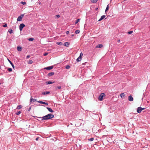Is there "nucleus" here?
Returning a JSON list of instances; mask_svg holds the SVG:
<instances>
[{
	"label": "nucleus",
	"mask_w": 150,
	"mask_h": 150,
	"mask_svg": "<svg viewBox=\"0 0 150 150\" xmlns=\"http://www.w3.org/2000/svg\"><path fill=\"white\" fill-rule=\"evenodd\" d=\"M54 115L52 114H49L43 117H37L38 118H42V119H41V121L44 120H47L49 119L52 118H54Z\"/></svg>",
	"instance_id": "f257e3e1"
},
{
	"label": "nucleus",
	"mask_w": 150,
	"mask_h": 150,
	"mask_svg": "<svg viewBox=\"0 0 150 150\" xmlns=\"http://www.w3.org/2000/svg\"><path fill=\"white\" fill-rule=\"evenodd\" d=\"M105 96V95L104 93H102L99 96L98 99L100 101H102L103 99V97H104Z\"/></svg>",
	"instance_id": "f03ea898"
},
{
	"label": "nucleus",
	"mask_w": 150,
	"mask_h": 150,
	"mask_svg": "<svg viewBox=\"0 0 150 150\" xmlns=\"http://www.w3.org/2000/svg\"><path fill=\"white\" fill-rule=\"evenodd\" d=\"M25 26V25L23 23H21L19 25V29L21 31L23 28Z\"/></svg>",
	"instance_id": "7ed1b4c3"
},
{
	"label": "nucleus",
	"mask_w": 150,
	"mask_h": 150,
	"mask_svg": "<svg viewBox=\"0 0 150 150\" xmlns=\"http://www.w3.org/2000/svg\"><path fill=\"white\" fill-rule=\"evenodd\" d=\"M54 67L53 66H50L49 67H45L44 68V69H46L47 70H50L52 69Z\"/></svg>",
	"instance_id": "20e7f679"
},
{
	"label": "nucleus",
	"mask_w": 150,
	"mask_h": 150,
	"mask_svg": "<svg viewBox=\"0 0 150 150\" xmlns=\"http://www.w3.org/2000/svg\"><path fill=\"white\" fill-rule=\"evenodd\" d=\"M128 100L130 101H132L133 100V98L132 96L130 95L128 96Z\"/></svg>",
	"instance_id": "39448f33"
},
{
	"label": "nucleus",
	"mask_w": 150,
	"mask_h": 150,
	"mask_svg": "<svg viewBox=\"0 0 150 150\" xmlns=\"http://www.w3.org/2000/svg\"><path fill=\"white\" fill-rule=\"evenodd\" d=\"M37 102L39 103L45 104L47 105H48V103H45V102L42 101H38Z\"/></svg>",
	"instance_id": "423d86ee"
},
{
	"label": "nucleus",
	"mask_w": 150,
	"mask_h": 150,
	"mask_svg": "<svg viewBox=\"0 0 150 150\" xmlns=\"http://www.w3.org/2000/svg\"><path fill=\"white\" fill-rule=\"evenodd\" d=\"M141 107H139L137 109V111L138 113H140L142 112Z\"/></svg>",
	"instance_id": "0eeeda50"
},
{
	"label": "nucleus",
	"mask_w": 150,
	"mask_h": 150,
	"mask_svg": "<svg viewBox=\"0 0 150 150\" xmlns=\"http://www.w3.org/2000/svg\"><path fill=\"white\" fill-rule=\"evenodd\" d=\"M54 72H51L49 73L47 75L48 76H52L54 74Z\"/></svg>",
	"instance_id": "6e6552de"
},
{
	"label": "nucleus",
	"mask_w": 150,
	"mask_h": 150,
	"mask_svg": "<svg viewBox=\"0 0 150 150\" xmlns=\"http://www.w3.org/2000/svg\"><path fill=\"white\" fill-rule=\"evenodd\" d=\"M106 17V16L105 15H103L98 20V21H100L102 20L103 19L105 18Z\"/></svg>",
	"instance_id": "1a4fd4ad"
},
{
	"label": "nucleus",
	"mask_w": 150,
	"mask_h": 150,
	"mask_svg": "<svg viewBox=\"0 0 150 150\" xmlns=\"http://www.w3.org/2000/svg\"><path fill=\"white\" fill-rule=\"evenodd\" d=\"M82 59V57L81 56H79V57L77 59L76 61L77 62L80 61Z\"/></svg>",
	"instance_id": "9d476101"
},
{
	"label": "nucleus",
	"mask_w": 150,
	"mask_h": 150,
	"mask_svg": "<svg viewBox=\"0 0 150 150\" xmlns=\"http://www.w3.org/2000/svg\"><path fill=\"white\" fill-rule=\"evenodd\" d=\"M36 100V99L32 98V96H31V98H30V103H31L33 101V102H35Z\"/></svg>",
	"instance_id": "9b49d317"
},
{
	"label": "nucleus",
	"mask_w": 150,
	"mask_h": 150,
	"mask_svg": "<svg viewBox=\"0 0 150 150\" xmlns=\"http://www.w3.org/2000/svg\"><path fill=\"white\" fill-rule=\"evenodd\" d=\"M46 108L49 112H54V111L51 108L48 107H47Z\"/></svg>",
	"instance_id": "f8f14e48"
},
{
	"label": "nucleus",
	"mask_w": 150,
	"mask_h": 150,
	"mask_svg": "<svg viewBox=\"0 0 150 150\" xmlns=\"http://www.w3.org/2000/svg\"><path fill=\"white\" fill-rule=\"evenodd\" d=\"M64 45L66 47H68L69 45V43L67 42H65L64 43Z\"/></svg>",
	"instance_id": "ddd939ff"
},
{
	"label": "nucleus",
	"mask_w": 150,
	"mask_h": 150,
	"mask_svg": "<svg viewBox=\"0 0 150 150\" xmlns=\"http://www.w3.org/2000/svg\"><path fill=\"white\" fill-rule=\"evenodd\" d=\"M125 94L124 93H121L120 94V96L122 98H124L125 97Z\"/></svg>",
	"instance_id": "4468645a"
},
{
	"label": "nucleus",
	"mask_w": 150,
	"mask_h": 150,
	"mask_svg": "<svg viewBox=\"0 0 150 150\" xmlns=\"http://www.w3.org/2000/svg\"><path fill=\"white\" fill-rule=\"evenodd\" d=\"M24 16V14H23L21 15L20 16H19V21H21L22 20V18Z\"/></svg>",
	"instance_id": "2eb2a0df"
},
{
	"label": "nucleus",
	"mask_w": 150,
	"mask_h": 150,
	"mask_svg": "<svg viewBox=\"0 0 150 150\" xmlns=\"http://www.w3.org/2000/svg\"><path fill=\"white\" fill-rule=\"evenodd\" d=\"M50 93V92L49 91H44L43 92H42V95H47L48 94H49Z\"/></svg>",
	"instance_id": "dca6fc26"
},
{
	"label": "nucleus",
	"mask_w": 150,
	"mask_h": 150,
	"mask_svg": "<svg viewBox=\"0 0 150 150\" xmlns=\"http://www.w3.org/2000/svg\"><path fill=\"white\" fill-rule=\"evenodd\" d=\"M103 47V45L102 44H99L96 46V48H101Z\"/></svg>",
	"instance_id": "f3484780"
},
{
	"label": "nucleus",
	"mask_w": 150,
	"mask_h": 150,
	"mask_svg": "<svg viewBox=\"0 0 150 150\" xmlns=\"http://www.w3.org/2000/svg\"><path fill=\"white\" fill-rule=\"evenodd\" d=\"M54 82H52V81H47V82H46V84H51L52 83H54Z\"/></svg>",
	"instance_id": "a211bd4d"
},
{
	"label": "nucleus",
	"mask_w": 150,
	"mask_h": 150,
	"mask_svg": "<svg viewBox=\"0 0 150 150\" xmlns=\"http://www.w3.org/2000/svg\"><path fill=\"white\" fill-rule=\"evenodd\" d=\"M8 59V62H9V63H10V64H11V65L12 66V67L13 68H14V65L13 64V63L12 62L10 61L9 59Z\"/></svg>",
	"instance_id": "6ab92c4d"
},
{
	"label": "nucleus",
	"mask_w": 150,
	"mask_h": 150,
	"mask_svg": "<svg viewBox=\"0 0 150 150\" xmlns=\"http://www.w3.org/2000/svg\"><path fill=\"white\" fill-rule=\"evenodd\" d=\"M80 32V31L79 30H76L75 32V33L76 34H79Z\"/></svg>",
	"instance_id": "aec40b11"
},
{
	"label": "nucleus",
	"mask_w": 150,
	"mask_h": 150,
	"mask_svg": "<svg viewBox=\"0 0 150 150\" xmlns=\"http://www.w3.org/2000/svg\"><path fill=\"white\" fill-rule=\"evenodd\" d=\"M61 86H57L55 87V88L56 89H61Z\"/></svg>",
	"instance_id": "412c9836"
},
{
	"label": "nucleus",
	"mask_w": 150,
	"mask_h": 150,
	"mask_svg": "<svg viewBox=\"0 0 150 150\" xmlns=\"http://www.w3.org/2000/svg\"><path fill=\"white\" fill-rule=\"evenodd\" d=\"M56 44H57L59 45H62L63 44L61 42H57Z\"/></svg>",
	"instance_id": "4be33fe9"
},
{
	"label": "nucleus",
	"mask_w": 150,
	"mask_h": 150,
	"mask_svg": "<svg viewBox=\"0 0 150 150\" xmlns=\"http://www.w3.org/2000/svg\"><path fill=\"white\" fill-rule=\"evenodd\" d=\"M109 4H108L105 10V13L109 9Z\"/></svg>",
	"instance_id": "5701e85b"
},
{
	"label": "nucleus",
	"mask_w": 150,
	"mask_h": 150,
	"mask_svg": "<svg viewBox=\"0 0 150 150\" xmlns=\"http://www.w3.org/2000/svg\"><path fill=\"white\" fill-rule=\"evenodd\" d=\"M65 68L66 69H69L70 68V66L69 65H67L65 66Z\"/></svg>",
	"instance_id": "b1692460"
},
{
	"label": "nucleus",
	"mask_w": 150,
	"mask_h": 150,
	"mask_svg": "<svg viewBox=\"0 0 150 150\" xmlns=\"http://www.w3.org/2000/svg\"><path fill=\"white\" fill-rule=\"evenodd\" d=\"M33 63V61L32 60H29L28 62V64H32Z\"/></svg>",
	"instance_id": "393cba45"
},
{
	"label": "nucleus",
	"mask_w": 150,
	"mask_h": 150,
	"mask_svg": "<svg viewBox=\"0 0 150 150\" xmlns=\"http://www.w3.org/2000/svg\"><path fill=\"white\" fill-rule=\"evenodd\" d=\"M8 32L10 34L13 33V30L11 29H9L8 30Z\"/></svg>",
	"instance_id": "a878e982"
},
{
	"label": "nucleus",
	"mask_w": 150,
	"mask_h": 150,
	"mask_svg": "<svg viewBox=\"0 0 150 150\" xmlns=\"http://www.w3.org/2000/svg\"><path fill=\"white\" fill-rule=\"evenodd\" d=\"M94 140L93 138H91L90 139H88V140L90 141H93Z\"/></svg>",
	"instance_id": "bb28decb"
},
{
	"label": "nucleus",
	"mask_w": 150,
	"mask_h": 150,
	"mask_svg": "<svg viewBox=\"0 0 150 150\" xmlns=\"http://www.w3.org/2000/svg\"><path fill=\"white\" fill-rule=\"evenodd\" d=\"M8 70L9 72H11L12 71V69L11 68H9L8 69Z\"/></svg>",
	"instance_id": "cd10ccee"
},
{
	"label": "nucleus",
	"mask_w": 150,
	"mask_h": 150,
	"mask_svg": "<svg viewBox=\"0 0 150 150\" xmlns=\"http://www.w3.org/2000/svg\"><path fill=\"white\" fill-rule=\"evenodd\" d=\"M33 40L34 38H30L28 39L29 41H32Z\"/></svg>",
	"instance_id": "c85d7f7f"
},
{
	"label": "nucleus",
	"mask_w": 150,
	"mask_h": 150,
	"mask_svg": "<svg viewBox=\"0 0 150 150\" xmlns=\"http://www.w3.org/2000/svg\"><path fill=\"white\" fill-rule=\"evenodd\" d=\"M98 0H92V2L93 3H96L97 2Z\"/></svg>",
	"instance_id": "c756f323"
},
{
	"label": "nucleus",
	"mask_w": 150,
	"mask_h": 150,
	"mask_svg": "<svg viewBox=\"0 0 150 150\" xmlns=\"http://www.w3.org/2000/svg\"><path fill=\"white\" fill-rule=\"evenodd\" d=\"M80 20V19H77L76 20V21L75 23V24H76Z\"/></svg>",
	"instance_id": "7c9ffc66"
},
{
	"label": "nucleus",
	"mask_w": 150,
	"mask_h": 150,
	"mask_svg": "<svg viewBox=\"0 0 150 150\" xmlns=\"http://www.w3.org/2000/svg\"><path fill=\"white\" fill-rule=\"evenodd\" d=\"M21 4H23V5H25L26 4V3L25 2H24L23 1H21Z\"/></svg>",
	"instance_id": "2f4dec72"
},
{
	"label": "nucleus",
	"mask_w": 150,
	"mask_h": 150,
	"mask_svg": "<svg viewBox=\"0 0 150 150\" xmlns=\"http://www.w3.org/2000/svg\"><path fill=\"white\" fill-rule=\"evenodd\" d=\"M133 32V31H129L128 32V33L129 34H132V33Z\"/></svg>",
	"instance_id": "473e14b6"
},
{
	"label": "nucleus",
	"mask_w": 150,
	"mask_h": 150,
	"mask_svg": "<svg viewBox=\"0 0 150 150\" xmlns=\"http://www.w3.org/2000/svg\"><path fill=\"white\" fill-rule=\"evenodd\" d=\"M3 26L4 27H7V24L5 23L4 25H3Z\"/></svg>",
	"instance_id": "72a5a7b5"
},
{
	"label": "nucleus",
	"mask_w": 150,
	"mask_h": 150,
	"mask_svg": "<svg viewBox=\"0 0 150 150\" xmlns=\"http://www.w3.org/2000/svg\"><path fill=\"white\" fill-rule=\"evenodd\" d=\"M47 54H48V53H45L44 54V56H46L47 55Z\"/></svg>",
	"instance_id": "f704fd0d"
},
{
	"label": "nucleus",
	"mask_w": 150,
	"mask_h": 150,
	"mask_svg": "<svg viewBox=\"0 0 150 150\" xmlns=\"http://www.w3.org/2000/svg\"><path fill=\"white\" fill-rule=\"evenodd\" d=\"M56 16L57 18H59L60 17V16L59 15H56Z\"/></svg>",
	"instance_id": "c9c22d12"
},
{
	"label": "nucleus",
	"mask_w": 150,
	"mask_h": 150,
	"mask_svg": "<svg viewBox=\"0 0 150 150\" xmlns=\"http://www.w3.org/2000/svg\"><path fill=\"white\" fill-rule=\"evenodd\" d=\"M69 33V32L68 31H67L66 32V34L68 35Z\"/></svg>",
	"instance_id": "e433bc0d"
},
{
	"label": "nucleus",
	"mask_w": 150,
	"mask_h": 150,
	"mask_svg": "<svg viewBox=\"0 0 150 150\" xmlns=\"http://www.w3.org/2000/svg\"><path fill=\"white\" fill-rule=\"evenodd\" d=\"M21 47L19 46V51H21Z\"/></svg>",
	"instance_id": "4c0bfd02"
},
{
	"label": "nucleus",
	"mask_w": 150,
	"mask_h": 150,
	"mask_svg": "<svg viewBox=\"0 0 150 150\" xmlns=\"http://www.w3.org/2000/svg\"><path fill=\"white\" fill-rule=\"evenodd\" d=\"M30 55H28L27 56V57H26V58L27 59H28V58H29L30 57Z\"/></svg>",
	"instance_id": "58836bf2"
},
{
	"label": "nucleus",
	"mask_w": 150,
	"mask_h": 150,
	"mask_svg": "<svg viewBox=\"0 0 150 150\" xmlns=\"http://www.w3.org/2000/svg\"><path fill=\"white\" fill-rule=\"evenodd\" d=\"M17 49L18 51H19V45L17 47Z\"/></svg>",
	"instance_id": "ea45409f"
},
{
	"label": "nucleus",
	"mask_w": 150,
	"mask_h": 150,
	"mask_svg": "<svg viewBox=\"0 0 150 150\" xmlns=\"http://www.w3.org/2000/svg\"><path fill=\"white\" fill-rule=\"evenodd\" d=\"M22 106L21 105H19V109L22 108Z\"/></svg>",
	"instance_id": "a19ab883"
},
{
	"label": "nucleus",
	"mask_w": 150,
	"mask_h": 150,
	"mask_svg": "<svg viewBox=\"0 0 150 150\" xmlns=\"http://www.w3.org/2000/svg\"><path fill=\"white\" fill-rule=\"evenodd\" d=\"M141 110L142 111V110H144V109H145V108H142V107H141Z\"/></svg>",
	"instance_id": "79ce46f5"
},
{
	"label": "nucleus",
	"mask_w": 150,
	"mask_h": 150,
	"mask_svg": "<svg viewBox=\"0 0 150 150\" xmlns=\"http://www.w3.org/2000/svg\"><path fill=\"white\" fill-rule=\"evenodd\" d=\"M16 114L17 115H19V111H17L16 113Z\"/></svg>",
	"instance_id": "37998d69"
},
{
	"label": "nucleus",
	"mask_w": 150,
	"mask_h": 150,
	"mask_svg": "<svg viewBox=\"0 0 150 150\" xmlns=\"http://www.w3.org/2000/svg\"><path fill=\"white\" fill-rule=\"evenodd\" d=\"M39 138V137H37V138H36L35 140H37V141H38V140Z\"/></svg>",
	"instance_id": "c03bdc74"
},
{
	"label": "nucleus",
	"mask_w": 150,
	"mask_h": 150,
	"mask_svg": "<svg viewBox=\"0 0 150 150\" xmlns=\"http://www.w3.org/2000/svg\"><path fill=\"white\" fill-rule=\"evenodd\" d=\"M31 109V107H30L29 108H28V111H30Z\"/></svg>",
	"instance_id": "a18cd8bd"
},
{
	"label": "nucleus",
	"mask_w": 150,
	"mask_h": 150,
	"mask_svg": "<svg viewBox=\"0 0 150 150\" xmlns=\"http://www.w3.org/2000/svg\"><path fill=\"white\" fill-rule=\"evenodd\" d=\"M19 16L17 18V22L19 21Z\"/></svg>",
	"instance_id": "49530a36"
},
{
	"label": "nucleus",
	"mask_w": 150,
	"mask_h": 150,
	"mask_svg": "<svg viewBox=\"0 0 150 150\" xmlns=\"http://www.w3.org/2000/svg\"><path fill=\"white\" fill-rule=\"evenodd\" d=\"M83 55V53H82V52H81V53H80V56H81V55Z\"/></svg>",
	"instance_id": "de8ad7c7"
},
{
	"label": "nucleus",
	"mask_w": 150,
	"mask_h": 150,
	"mask_svg": "<svg viewBox=\"0 0 150 150\" xmlns=\"http://www.w3.org/2000/svg\"><path fill=\"white\" fill-rule=\"evenodd\" d=\"M74 36V34H72V35H71V37H73Z\"/></svg>",
	"instance_id": "09e8293b"
},
{
	"label": "nucleus",
	"mask_w": 150,
	"mask_h": 150,
	"mask_svg": "<svg viewBox=\"0 0 150 150\" xmlns=\"http://www.w3.org/2000/svg\"><path fill=\"white\" fill-rule=\"evenodd\" d=\"M17 108L18 109H19V105H18L17 106Z\"/></svg>",
	"instance_id": "8fccbe9b"
},
{
	"label": "nucleus",
	"mask_w": 150,
	"mask_h": 150,
	"mask_svg": "<svg viewBox=\"0 0 150 150\" xmlns=\"http://www.w3.org/2000/svg\"><path fill=\"white\" fill-rule=\"evenodd\" d=\"M120 41V40H118V41H117V42H119Z\"/></svg>",
	"instance_id": "3c124183"
},
{
	"label": "nucleus",
	"mask_w": 150,
	"mask_h": 150,
	"mask_svg": "<svg viewBox=\"0 0 150 150\" xmlns=\"http://www.w3.org/2000/svg\"><path fill=\"white\" fill-rule=\"evenodd\" d=\"M98 9V8H96V10H97Z\"/></svg>",
	"instance_id": "603ef678"
},
{
	"label": "nucleus",
	"mask_w": 150,
	"mask_h": 150,
	"mask_svg": "<svg viewBox=\"0 0 150 150\" xmlns=\"http://www.w3.org/2000/svg\"><path fill=\"white\" fill-rule=\"evenodd\" d=\"M21 113V112L19 111V114Z\"/></svg>",
	"instance_id": "864d4df0"
},
{
	"label": "nucleus",
	"mask_w": 150,
	"mask_h": 150,
	"mask_svg": "<svg viewBox=\"0 0 150 150\" xmlns=\"http://www.w3.org/2000/svg\"><path fill=\"white\" fill-rule=\"evenodd\" d=\"M0 69H1V67L0 66Z\"/></svg>",
	"instance_id": "5fc2aeb1"
},
{
	"label": "nucleus",
	"mask_w": 150,
	"mask_h": 150,
	"mask_svg": "<svg viewBox=\"0 0 150 150\" xmlns=\"http://www.w3.org/2000/svg\"><path fill=\"white\" fill-rule=\"evenodd\" d=\"M1 84V83H0V84Z\"/></svg>",
	"instance_id": "6e6d98bb"
}]
</instances>
